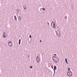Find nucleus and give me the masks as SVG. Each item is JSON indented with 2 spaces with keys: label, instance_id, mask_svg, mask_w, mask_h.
Masks as SVG:
<instances>
[{
  "label": "nucleus",
  "instance_id": "f257e3e1",
  "mask_svg": "<svg viewBox=\"0 0 77 77\" xmlns=\"http://www.w3.org/2000/svg\"><path fill=\"white\" fill-rule=\"evenodd\" d=\"M67 74L68 76H71L72 75V73L71 72V71H68L67 72Z\"/></svg>",
  "mask_w": 77,
  "mask_h": 77
},
{
  "label": "nucleus",
  "instance_id": "f03ea898",
  "mask_svg": "<svg viewBox=\"0 0 77 77\" xmlns=\"http://www.w3.org/2000/svg\"><path fill=\"white\" fill-rule=\"evenodd\" d=\"M51 26H52L54 28H55L56 27V26L55 25V23L53 22V21L52 22L51 25Z\"/></svg>",
  "mask_w": 77,
  "mask_h": 77
},
{
  "label": "nucleus",
  "instance_id": "7ed1b4c3",
  "mask_svg": "<svg viewBox=\"0 0 77 77\" xmlns=\"http://www.w3.org/2000/svg\"><path fill=\"white\" fill-rule=\"evenodd\" d=\"M56 35H57V36H60V32L59 31H57L56 32Z\"/></svg>",
  "mask_w": 77,
  "mask_h": 77
},
{
  "label": "nucleus",
  "instance_id": "20e7f679",
  "mask_svg": "<svg viewBox=\"0 0 77 77\" xmlns=\"http://www.w3.org/2000/svg\"><path fill=\"white\" fill-rule=\"evenodd\" d=\"M3 36L4 38H6V37L7 36L5 32H4L3 33Z\"/></svg>",
  "mask_w": 77,
  "mask_h": 77
},
{
  "label": "nucleus",
  "instance_id": "39448f33",
  "mask_svg": "<svg viewBox=\"0 0 77 77\" xmlns=\"http://www.w3.org/2000/svg\"><path fill=\"white\" fill-rule=\"evenodd\" d=\"M8 44L10 47H12V43H11V42H8Z\"/></svg>",
  "mask_w": 77,
  "mask_h": 77
},
{
  "label": "nucleus",
  "instance_id": "423d86ee",
  "mask_svg": "<svg viewBox=\"0 0 77 77\" xmlns=\"http://www.w3.org/2000/svg\"><path fill=\"white\" fill-rule=\"evenodd\" d=\"M59 61V59H58V58H56V59H55V62H58Z\"/></svg>",
  "mask_w": 77,
  "mask_h": 77
},
{
  "label": "nucleus",
  "instance_id": "0eeeda50",
  "mask_svg": "<svg viewBox=\"0 0 77 77\" xmlns=\"http://www.w3.org/2000/svg\"><path fill=\"white\" fill-rule=\"evenodd\" d=\"M65 62H66V63H67V64H68V62H67V59H66H66H65Z\"/></svg>",
  "mask_w": 77,
  "mask_h": 77
},
{
  "label": "nucleus",
  "instance_id": "6e6552de",
  "mask_svg": "<svg viewBox=\"0 0 77 77\" xmlns=\"http://www.w3.org/2000/svg\"><path fill=\"white\" fill-rule=\"evenodd\" d=\"M14 19L16 21H17V17H16V16H14Z\"/></svg>",
  "mask_w": 77,
  "mask_h": 77
},
{
  "label": "nucleus",
  "instance_id": "1a4fd4ad",
  "mask_svg": "<svg viewBox=\"0 0 77 77\" xmlns=\"http://www.w3.org/2000/svg\"><path fill=\"white\" fill-rule=\"evenodd\" d=\"M36 60L38 63H39V60L36 59Z\"/></svg>",
  "mask_w": 77,
  "mask_h": 77
},
{
  "label": "nucleus",
  "instance_id": "9d476101",
  "mask_svg": "<svg viewBox=\"0 0 77 77\" xmlns=\"http://www.w3.org/2000/svg\"><path fill=\"white\" fill-rule=\"evenodd\" d=\"M54 69H56V66H54Z\"/></svg>",
  "mask_w": 77,
  "mask_h": 77
},
{
  "label": "nucleus",
  "instance_id": "9b49d317",
  "mask_svg": "<svg viewBox=\"0 0 77 77\" xmlns=\"http://www.w3.org/2000/svg\"><path fill=\"white\" fill-rule=\"evenodd\" d=\"M21 43V39H19V44H20V43Z\"/></svg>",
  "mask_w": 77,
  "mask_h": 77
},
{
  "label": "nucleus",
  "instance_id": "f8f14e48",
  "mask_svg": "<svg viewBox=\"0 0 77 77\" xmlns=\"http://www.w3.org/2000/svg\"><path fill=\"white\" fill-rule=\"evenodd\" d=\"M19 11H20V10H18V9H17V12L18 13V12H19Z\"/></svg>",
  "mask_w": 77,
  "mask_h": 77
},
{
  "label": "nucleus",
  "instance_id": "ddd939ff",
  "mask_svg": "<svg viewBox=\"0 0 77 77\" xmlns=\"http://www.w3.org/2000/svg\"><path fill=\"white\" fill-rule=\"evenodd\" d=\"M53 58H54V59H57V57H56V56L53 57Z\"/></svg>",
  "mask_w": 77,
  "mask_h": 77
},
{
  "label": "nucleus",
  "instance_id": "4468645a",
  "mask_svg": "<svg viewBox=\"0 0 77 77\" xmlns=\"http://www.w3.org/2000/svg\"><path fill=\"white\" fill-rule=\"evenodd\" d=\"M37 59H38V60H39V57H38V56H37Z\"/></svg>",
  "mask_w": 77,
  "mask_h": 77
},
{
  "label": "nucleus",
  "instance_id": "2eb2a0df",
  "mask_svg": "<svg viewBox=\"0 0 77 77\" xmlns=\"http://www.w3.org/2000/svg\"><path fill=\"white\" fill-rule=\"evenodd\" d=\"M68 70H69V71L70 70H71V69H70V68H68Z\"/></svg>",
  "mask_w": 77,
  "mask_h": 77
},
{
  "label": "nucleus",
  "instance_id": "dca6fc26",
  "mask_svg": "<svg viewBox=\"0 0 77 77\" xmlns=\"http://www.w3.org/2000/svg\"><path fill=\"white\" fill-rule=\"evenodd\" d=\"M43 10H44V11H45V9L44 8H43Z\"/></svg>",
  "mask_w": 77,
  "mask_h": 77
},
{
  "label": "nucleus",
  "instance_id": "f3484780",
  "mask_svg": "<svg viewBox=\"0 0 77 77\" xmlns=\"http://www.w3.org/2000/svg\"><path fill=\"white\" fill-rule=\"evenodd\" d=\"M23 7H24V9L26 10V7H24V6H23Z\"/></svg>",
  "mask_w": 77,
  "mask_h": 77
},
{
  "label": "nucleus",
  "instance_id": "a211bd4d",
  "mask_svg": "<svg viewBox=\"0 0 77 77\" xmlns=\"http://www.w3.org/2000/svg\"><path fill=\"white\" fill-rule=\"evenodd\" d=\"M40 11H42V8H41Z\"/></svg>",
  "mask_w": 77,
  "mask_h": 77
},
{
  "label": "nucleus",
  "instance_id": "6ab92c4d",
  "mask_svg": "<svg viewBox=\"0 0 77 77\" xmlns=\"http://www.w3.org/2000/svg\"><path fill=\"white\" fill-rule=\"evenodd\" d=\"M30 68H33V66H30Z\"/></svg>",
  "mask_w": 77,
  "mask_h": 77
},
{
  "label": "nucleus",
  "instance_id": "aec40b11",
  "mask_svg": "<svg viewBox=\"0 0 77 77\" xmlns=\"http://www.w3.org/2000/svg\"><path fill=\"white\" fill-rule=\"evenodd\" d=\"M51 68H53V65H51Z\"/></svg>",
  "mask_w": 77,
  "mask_h": 77
},
{
  "label": "nucleus",
  "instance_id": "412c9836",
  "mask_svg": "<svg viewBox=\"0 0 77 77\" xmlns=\"http://www.w3.org/2000/svg\"><path fill=\"white\" fill-rule=\"evenodd\" d=\"M29 37H30V38H32V36H31V35H29Z\"/></svg>",
  "mask_w": 77,
  "mask_h": 77
},
{
  "label": "nucleus",
  "instance_id": "4be33fe9",
  "mask_svg": "<svg viewBox=\"0 0 77 77\" xmlns=\"http://www.w3.org/2000/svg\"><path fill=\"white\" fill-rule=\"evenodd\" d=\"M54 73H55V69H54Z\"/></svg>",
  "mask_w": 77,
  "mask_h": 77
},
{
  "label": "nucleus",
  "instance_id": "5701e85b",
  "mask_svg": "<svg viewBox=\"0 0 77 77\" xmlns=\"http://www.w3.org/2000/svg\"><path fill=\"white\" fill-rule=\"evenodd\" d=\"M65 19H66V18H67V17H66H66H65Z\"/></svg>",
  "mask_w": 77,
  "mask_h": 77
},
{
  "label": "nucleus",
  "instance_id": "b1692460",
  "mask_svg": "<svg viewBox=\"0 0 77 77\" xmlns=\"http://www.w3.org/2000/svg\"><path fill=\"white\" fill-rule=\"evenodd\" d=\"M53 60H54V58H53Z\"/></svg>",
  "mask_w": 77,
  "mask_h": 77
},
{
  "label": "nucleus",
  "instance_id": "393cba45",
  "mask_svg": "<svg viewBox=\"0 0 77 77\" xmlns=\"http://www.w3.org/2000/svg\"><path fill=\"white\" fill-rule=\"evenodd\" d=\"M47 24H48V25H49V23H48V22Z\"/></svg>",
  "mask_w": 77,
  "mask_h": 77
},
{
  "label": "nucleus",
  "instance_id": "a878e982",
  "mask_svg": "<svg viewBox=\"0 0 77 77\" xmlns=\"http://www.w3.org/2000/svg\"><path fill=\"white\" fill-rule=\"evenodd\" d=\"M29 57H30V56L29 55V56H28V58H29Z\"/></svg>",
  "mask_w": 77,
  "mask_h": 77
},
{
  "label": "nucleus",
  "instance_id": "bb28decb",
  "mask_svg": "<svg viewBox=\"0 0 77 77\" xmlns=\"http://www.w3.org/2000/svg\"><path fill=\"white\" fill-rule=\"evenodd\" d=\"M19 18H20V20H21V18H20V17H19Z\"/></svg>",
  "mask_w": 77,
  "mask_h": 77
},
{
  "label": "nucleus",
  "instance_id": "cd10ccee",
  "mask_svg": "<svg viewBox=\"0 0 77 77\" xmlns=\"http://www.w3.org/2000/svg\"><path fill=\"white\" fill-rule=\"evenodd\" d=\"M54 56H56V54H54Z\"/></svg>",
  "mask_w": 77,
  "mask_h": 77
},
{
  "label": "nucleus",
  "instance_id": "c85d7f7f",
  "mask_svg": "<svg viewBox=\"0 0 77 77\" xmlns=\"http://www.w3.org/2000/svg\"><path fill=\"white\" fill-rule=\"evenodd\" d=\"M54 74H55V73H54Z\"/></svg>",
  "mask_w": 77,
  "mask_h": 77
},
{
  "label": "nucleus",
  "instance_id": "c756f323",
  "mask_svg": "<svg viewBox=\"0 0 77 77\" xmlns=\"http://www.w3.org/2000/svg\"><path fill=\"white\" fill-rule=\"evenodd\" d=\"M40 42H42L41 40H40Z\"/></svg>",
  "mask_w": 77,
  "mask_h": 77
},
{
  "label": "nucleus",
  "instance_id": "7c9ffc66",
  "mask_svg": "<svg viewBox=\"0 0 77 77\" xmlns=\"http://www.w3.org/2000/svg\"><path fill=\"white\" fill-rule=\"evenodd\" d=\"M25 6H26V5H25Z\"/></svg>",
  "mask_w": 77,
  "mask_h": 77
}]
</instances>
